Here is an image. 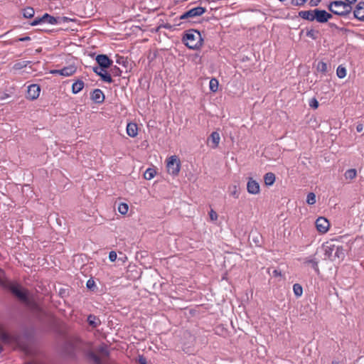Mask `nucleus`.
<instances>
[{
    "label": "nucleus",
    "mask_w": 364,
    "mask_h": 364,
    "mask_svg": "<svg viewBox=\"0 0 364 364\" xmlns=\"http://www.w3.org/2000/svg\"><path fill=\"white\" fill-rule=\"evenodd\" d=\"M1 284L4 288L9 290L19 301L23 303L29 302L28 291L24 289L21 284L10 281L1 282Z\"/></svg>",
    "instance_id": "obj_1"
},
{
    "label": "nucleus",
    "mask_w": 364,
    "mask_h": 364,
    "mask_svg": "<svg viewBox=\"0 0 364 364\" xmlns=\"http://www.w3.org/2000/svg\"><path fill=\"white\" fill-rule=\"evenodd\" d=\"M182 42L190 49L200 48L203 42L200 33L195 29L188 30L183 35Z\"/></svg>",
    "instance_id": "obj_2"
},
{
    "label": "nucleus",
    "mask_w": 364,
    "mask_h": 364,
    "mask_svg": "<svg viewBox=\"0 0 364 364\" xmlns=\"http://www.w3.org/2000/svg\"><path fill=\"white\" fill-rule=\"evenodd\" d=\"M328 9L336 15L346 17L351 14L352 6L341 0L333 1L328 5Z\"/></svg>",
    "instance_id": "obj_3"
},
{
    "label": "nucleus",
    "mask_w": 364,
    "mask_h": 364,
    "mask_svg": "<svg viewBox=\"0 0 364 364\" xmlns=\"http://www.w3.org/2000/svg\"><path fill=\"white\" fill-rule=\"evenodd\" d=\"M196 337L188 331L183 335L182 349L185 353L193 354L195 352Z\"/></svg>",
    "instance_id": "obj_4"
},
{
    "label": "nucleus",
    "mask_w": 364,
    "mask_h": 364,
    "mask_svg": "<svg viewBox=\"0 0 364 364\" xmlns=\"http://www.w3.org/2000/svg\"><path fill=\"white\" fill-rule=\"evenodd\" d=\"M166 168L169 174L173 176L178 174L181 168V162L176 155L171 156L167 159Z\"/></svg>",
    "instance_id": "obj_5"
},
{
    "label": "nucleus",
    "mask_w": 364,
    "mask_h": 364,
    "mask_svg": "<svg viewBox=\"0 0 364 364\" xmlns=\"http://www.w3.org/2000/svg\"><path fill=\"white\" fill-rule=\"evenodd\" d=\"M0 341L5 344L15 343L21 345L20 336L11 335L0 326Z\"/></svg>",
    "instance_id": "obj_6"
},
{
    "label": "nucleus",
    "mask_w": 364,
    "mask_h": 364,
    "mask_svg": "<svg viewBox=\"0 0 364 364\" xmlns=\"http://www.w3.org/2000/svg\"><path fill=\"white\" fill-rule=\"evenodd\" d=\"M206 11V9L202 6L193 8L179 16V20H188L189 18L202 16Z\"/></svg>",
    "instance_id": "obj_7"
},
{
    "label": "nucleus",
    "mask_w": 364,
    "mask_h": 364,
    "mask_svg": "<svg viewBox=\"0 0 364 364\" xmlns=\"http://www.w3.org/2000/svg\"><path fill=\"white\" fill-rule=\"evenodd\" d=\"M95 60L97 65L101 68V70L107 71L108 68L112 67L113 64L111 60L106 54H99L96 56Z\"/></svg>",
    "instance_id": "obj_8"
},
{
    "label": "nucleus",
    "mask_w": 364,
    "mask_h": 364,
    "mask_svg": "<svg viewBox=\"0 0 364 364\" xmlns=\"http://www.w3.org/2000/svg\"><path fill=\"white\" fill-rule=\"evenodd\" d=\"M315 20L321 23H326L332 18V14L325 10L314 9Z\"/></svg>",
    "instance_id": "obj_9"
},
{
    "label": "nucleus",
    "mask_w": 364,
    "mask_h": 364,
    "mask_svg": "<svg viewBox=\"0 0 364 364\" xmlns=\"http://www.w3.org/2000/svg\"><path fill=\"white\" fill-rule=\"evenodd\" d=\"M41 87L37 84H32L28 87L26 98L31 100H36L40 95Z\"/></svg>",
    "instance_id": "obj_10"
},
{
    "label": "nucleus",
    "mask_w": 364,
    "mask_h": 364,
    "mask_svg": "<svg viewBox=\"0 0 364 364\" xmlns=\"http://www.w3.org/2000/svg\"><path fill=\"white\" fill-rule=\"evenodd\" d=\"M92 71L98 76L100 77L101 80L103 82H107V83H112L113 82V80L111 77V74L107 73V71H105L101 70V68L98 66H95L92 68Z\"/></svg>",
    "instance_id": "obj_11"
},
{
    "label": "nucleus",
    "mask_w": 364,
    "mask_h": 364,
    "mask_svg": "<svg viewBox=\"0 0 364 364\" xmlns=\"http://www.w3.org/2000/svg\"><path fill=\"white\" fill-rule=\"evenodd\" d=\"M317 230L321 233H326L330 227V223L327 219L319 217L315 222Z\"/></svg>",
    "instance_id": "obj_12"
},
{
    "label": "nucleus",
    "mask_w": 364,
    "mask_h": 364,
    "mask_svg": "<svg viewBox=\"0 0 364 364\" xmlns=\"http://www.w3.org/2000/svg\"><path fill=\"white\" fill-rule=\"evenodd\" d=\"M247 190L250 194H257L260 191L259 185L256 181L253 180L252 178H249L247 183Z\"/></svg>",
    "instance_id": "obj_13"
},
{
    "label": "nucleus",
    "mask_w": 364,
    "mask_h": 364,
    "mask_svg": "<svg viewBox=\"0 0 364 364\" xmlns=\"http://www.w3.org/2000/svg\"><path fill=\"white\" fill-rule=\"evenodd\" d=\"M353 18L364 21V2H359L353 11Z\"/></svg>",
    "instance_id": "obj_14"
},
{
    "label": "nucleus",
    "mask_w": 364,
    "mask_h": 364,
    "mask_svg": "<svg viewBox=\"0 0 364 364\" xmlns=\"http://www.w3.org/2000/svg\"><path fill=\"white\" fill-rule=\"evenodd\" d=\"M91 100L96 104H102L105 101V95L100 89H95L90 95Z\"/></svg>",
    "instance_id": "obj_15"
},
{
    "label": "nucleus",
    "mask_w": 364,
    "mask_h": 364,
    "mask_svg": "<svg viewBox=\"0 0 364 364\" xmlns=\"http://www.w3.org/2000/svg\"><path fill=\"white\" fill-rule=\"evenodd\" d=\"M323 250L326 257L331 261H334L335 245L331 242H326V245H323Z\"/></svg>",
    "instance_id": "obj_16"
},
{
    "label": "nucleus",
    "mask_w": 364,
    "mask_h": 364,
    "mask_svg": "<svg viewBox=\"0 0 364 364\" xmlns=\"http://www.w3.org/2000/svg\"><path fill=\"white\" fill-rule=\"evenodd\" d=\"M220 140V134L218 132H213L208 138V144L211 143V144H210V146L212 149H216L219 145Z\"/></svg>",
    "instance_id": "obj_17"
},
{
    "label": "nucleus",
    "mask_w": 364,
    "mask_h": 364,
    "mask_svg": "<svg viewBox=\"0 0 364 364\" xmlns=\"http://www.w3.org/2000/svg\"><path fill=\"white\" fill-rule=\"evenodd\" d=\"M299 16L303 19L313 21L315 20L314 10L301 11L299 12Z\"/></svg>",
    "instance_id": "obj_18"
},
{
    "label": "nucleus",
    "mask_w": 364,
    "mask_h": 364,
    "mask_svg": "<svg viewBox=\"0 0 364 364\" xmlns=\"http://www.w3.org/2000/svg\"><path fill=\"white\" fill-rule=\"evenodd\" d=\"M345 257V250L342 246L335 245L334 261H341Z\"/></svg>",
    "instance_id": "obj_19"
},
{
    "label": "nucleus",
    "mask_w": 364,
    "mask_h": 364,
    "mask_svg": "<svg viewBox=\"0 0 364 364\" xmlns=\"http://www.w3.org/2000/svg\"><path fill=\"white\" fill-rule=\"evenodd\" d=\"M127 133L131 137H134L138 134V127L136 123L130 122L127 126Z\"/></svg>",
    "instance_id": "obj_20"
},
{
    "label": "nucleus",
    "mask_w": 364,
    "mask_h": 364,
    "mask_svg": "<svg viewBox=\"0 0 364 364\" xmlns=\"http://www.w3.org/2000/svg\"><path fill=\"white\" fill-rule=\"evenodd\" d=\"M304 263L305 264H310L317 274H319L318 261L315 257H307L305 259Z\"/></svg>",
    "instance_id": "obj_21"
},
{
    "label": "nucleus",
    "mask_w": 364,
    "mask_h": 364,
    "mask_svg": "<svg viewBox=\"0 0 364 364\" xmlns=\"http://www.w3.org/2000/svg\"><path fill=\"white\" fill-rule=\"evenodd\" d=\"M23 337L28 341H32L35 337V329L33 328H26L23 331Z\"/></svg>",
    "instance_id": "obj_22"
},
{
    "label": "nucleus",
    "mask_w": 364,
    "mask_h": 364,
    "mask_svg": "<svg viewBox=\"0 0 364 364\" xmlns=\"http://www.w3.org/2000/svg\"><path fill=\"white\" fill-rule=\"evenodd\" d=\"M158 56V49L154 48L153 50H151L148 55L149 65V66H154L156 63L155 60Z\"/></svg>",
    "instance_id": "obj_23"
},
{
    "label": "nucleus",
    "mask_w": 364,
    "mask_h": 364,
    "mask_svg": "<svg viewBox=\"0 0 364 364\" xmlns=\"http://www.w3.org/2000/svg\"><path fill=\"white\" fill-rule=\"evenodd\" d=\"M87 322H88L89 325L90 326H92V328H97L101 323V321H100V319L96 316H95L93 314H90L87 316Z\"/></svg>",
    "instance_id": "obj_24"
},
{
    "label": "nucleus",
    "mask_w": 364,
    "mask_h": 364,
    "mask_svg": "<svg viewBox=\"0 0 364 364\" xmlns=\"http://www.w3.org/2000/svg\"><path fill=\"white\" fill-rule=\"evenodd\" d=\"M43 23H47L49 24H58V17L53 16L48 13L44 14L43 16Z\"/></svg>",
    "instance_id": "obj_25"
},
{
    "label": "nucleus",
    "mask_w": 364,
    "mask_h": 364,
    "mask_svg": "<svg viewBox=\"0 0 364 364\" xmlns=\"http://www.w3.org/2000/svg\"><path fill=\"white\" fill-rule=\"evenodd\" d=\"M61 70H62V75L68 77V76L73 75L76 72L77 68L74 65H69L67 67H64Z\"/></svg>",
    "instance_id": "obj_26"
},
{
    "label": "nucleus",
    "mask_w": 364,
    "mask_h": 364,
    "mask_svg": "<svg viewBox=\"0 0 364 364\" xmlns=\"http://www.w3.org/2000/svg\"><path fill=\"white\" fill-rule=\"evenodd\" d=\"M84 82L81 80H78L75 82L72 85V92L74 94H77L80 92L84 87Z\"/></svg>",
    "instance_id": "obj_27"
},
{
    "label": "nucleus",
    "mask_w": 364,
    "mask_h": 364,
    "mask_svg": "<svg viewBox=\"0 0 364 364\" xmlns=\"http://www.w3.org/2000/svg\"><path fill=\"white\" fill-rule=\"evenodd\" d=\"M264 181L267 186H272L275 181V175L272 172L267 173L264 176Z\"/></svg>",
    "instance_id": "obj_28"
},
{
    "label": "nucleus",
    "mask_w": 364,
    "mask_h": 364,
    "mask_svg": "<svg viewBox=\"0 0 364 364\" xmlns=\"http://www.w3.org/2000/svg\"><path fill=\"white\" fill-rule=\"evenodd\" d=\"M22 14L26 18H31L34 16L35 11L33 8L28 6L22 10Z\"/></svg>",
    "instance_id": "obj_29"
},
{
    "label": "nucleus",
    "mask_w": 364,
    "mask_h": 364,
    "mask_svg": "<svg viewBox=\"0 0 364 364\" xmlns=\"http://www.w3.org/2000/svg\"><path fill=\"white\" fill-rule=\"evenodd\" d=\"M156 174V168H149L144 173V177L146 180H151Z\"/></svg>",
    "instance_id": "obj_30"
},
{
    "label": "nucleus",
    "mask_w": 364,
    "mask_h": 364,
    "mask_svg": "<svg viewBox=\"0 0 364 364\" xmlns=\"http://www.w3.org/2000/svg\"><path fill=\"white\" fill-rule=\"evenodd\" d=\"M30 63H31V61L29 60L18 61L14 63L13 68L16 70H21L26 68Z\"/></svg>",
    "instance_id": "obj_31"
},
{
    "label": "nucleus",
    "mask_w": 364,
    "mask_h": 364,
    "mask_svg": "<svg viewBox=\"0 0 364 364\" xmlns=\"http://www.w3.org/2000/svg\"><path fill=\"white\" fill-rule=\"evenodd\" d=\"M357 171L355 168L348 169L345 173L344 176L346 179L352 180L356 177Z\"/></svg>",
    "instance_id": "obj_32"
},
{
    "label": "nucleus",
    "mask_w": 364,
    "mask_h": 364,
    "mask_svg": "<svg viewBox=\"0 0 364 364\" xmlns=\"http://www.w3.org/2000/svg\"><path fill=\"white\" fill-rule=\"evenodd\" d=\"M293 291L296 297H300L303 294V288L299 284L293 285Z\"/></svg>",
    "instance_id": "obj_33"
},
{
    "label": "nucleus",
    "mask_w": 364,
    "mask_h": 364,
    "mask_svg": "<svg viewBox=\"0 0 364 364\" xmlns=\"http://www.w3.org/2000/svg\"><path fill=\"white\" fill-rule=\"evenodd\" d=\"M89 358L92 360L95 364H102V360L100 356L92 351H90L87 354Z\"/></svg>",
    "instance_id": "obj_34"
},
{
    "label": "nucleus",
    "mask_w": 364,
    "mask_h": 364,
    "mask_svg": "<svg viewBox=\"0 0 364 364\" xmlns=\"http://www.w3.org/2000/svg\"><path fill=\"white\" fill-rule=\"evenodd\" d=\"M316 70L318 72H320L323 74L326 73H327V64L322 61L318 62L316 65Z\"/></svg>",
    "instance_id": "obj_35"
},
{
    "label": "nucleus",
    "mask_w": 364,
    "mask_h": 364,
    "mask_svg": "<svg viewBox=\"0 0 364 364\" xmlns=\"http://www.w3.org/2000/svg\"><path fill=\"white\" fill-rule=\"evenodd\" d=\"M86 287H87V289H89L90 291H95L97 289L96 284H95V282L94 281V279L92 278H90L87 280V282L86 283Z\"/></svg>",
    "instance_id": "obj_36"
},
{
    "label": "nucleus",
    "mask_w": 364,
    "mask_h": 364,
    "mask_svg": "<svg viewBox=\"0 0 364 364\" xmlns=\"http://www.w3.org/2000/svg\"><path fill=\"white\" fill-rule=\"evenodd\" d=\"M337 76L342 79L346 76V69L342 65H339L336 70Z\"/></svg>",
    "instance_id": "obj_37"
},
{
    "label": "nucleus",
    "mask_w": 364,
    "mask_h": 364,
    "mask_svg": "<svg viewBox=\"0 0 364 364\" xmlns=\"http://www.w3.org/2000/svg\"><path fill=\"white\" fill-rule=\"evenodd\" d=\"M209 86H210V90L215 92L218 90V81L217 79L215 78H212L210 80V84H209Z\"/></svg>",
    "instance_id": "obj_38"
},
{
    "label": "nucleus",
    "mask_w": 364,
    "mask_h": 364,
    "mask_svg": "<svg viewBox=\"0 0 364 364\" xmlns=\"http://www.w3.org/2000/svg\"><path fill=\"white\" fill-rule=\"evenodd\" d=\"M128 209H129V206H128V205L127 203H121L119 204L118 211L122 215H125L128 212Z\"/></svg>",
    "instance_id": "obj_39"
},
{
    "label": "nucleus",
    "mask_w": 364,
    "mask_h": 364,
    "mask_svg": "<svg viewBox=\"0 0 364 364\" xmlns=\"http://www.w3.org/2000/svg\"><path fill=\"white\" fill-rule=\"evenodd\" d=\"M316 202V195L314 193H309L306 196V203L309 205H314Z\"/></svg>",
    "instance_id": "obj_40"
},
{
    "label": "nucleus",
    "mask_w": 364,
    "mask_h": 364,
    "mask_svg": "<svg viewBox=\"0 0 364 364\" xmlns=\"http://www.w3.org/2000/svg\"><path fill=\"white\" fill-rule=\"evenodd\" d=\"M109 74H111V75H112L113 76H120L122 74V70L117 66L112 65V67H110V73Z\"/></svg>",
    "instance_id": "obj_41"
},
{
    "label": "nucleus",
    "mask_w": 364,
    "mask_h": 364,
    "mask_svg": "<svg viewBox=\"0 0 364 364\" xmlns=\"http://www.w3.org/2000/svg\"><path fill=\"white\" fill-rule=\"evenodd\" d=\"M71 21H75V19L71 18L67 16H58V23H68Z\"/></svg>",
    "instance_id": "obj_42"
},
{
    "label": "nucleus",
    "mask_w": 364,
    "mask_h": 364,
    "mask_svg": "<svg viewBox=\"0 0 364 364\" xmlns=\"http://www.w3.org/2000/svg\"><path fill=\"white\" fill-rule=\"evenodd\" d=\"M309 105L313 109H317L319 105L318 100L315 97H313L309 100Z\"/></svg>",
    "instance_id": "obj_43"
},
{
    "label": "nucleus",
    "mask_w": 364,
    "mask_h": 364,
    "mask_svg": "<svg viewBox=\"0 0 364 364\" xmlns=\"http://www.w3.org/2000/svg\"><path fill=\"white\" fill-rule=\"evenodd\" d=\"M41 23H43V16L36 17L30 23V25L32 26H35Z\"/></svg>",
    "instance_id": "obj_44"
},
{
    "label": "nucleus",
    "mask_w": 364,
    "mask_h": 364,
    "mask_svg": "<svg viewBox=\"0 0 364 364\" xmlns=\"http://www.w3.org/2000/svg\"><path fill=\"white\" fill-rule=\"evenodd\" d=\"M318 32L314 31V29H311L306 32V36L315 40L317 38Z\"/></svg>",
    "instance_id": "obj_45"
},
{
    "label": "nucleus",
    "mask_w": 364,
    "mask_h": 364,
    "mask_svg": "<svg viewBox=\"0 0 364 364\" xmlns=\"http://www.w3.org/2000/svg\"><path fill=\"white\" fill-rule=\"evenodd\" d=\"M307 0H291V3L293 6H303Z\"/></svg>",
    "instance_id": "obj_46"
},
{
    "label": "nucleus",
    "mask_w": 364,
    "mask_h": 364,
    "mask_svg": "<svg viewBox=\"0 0 364 364\" xmlns=\"http://www.w3.org/2000/svg\"><path fill=\"white\" fill-rule=\"evenodd\" d=\"M117 63H118L119 65H123L124 66L126 67V64L128 63V62L124 57L119 56V57H117Z\"/></svg>",
    "instance_id": "obj_47"
},
{
    "label": "nucleus",
    "mask_w": 364,
    "mask_h": 364,
    "mask_svg": "<svg viewBox=\"0 0 364 364\" xmlns=\"http://www.w3.org/2000/svg\"><path fill=\"white\" fill-rule=\"evenodd\" d=\"M260 238H261V236L259 235L258 234L255 237L253 236V237H252V240L257 246H260V245H261Z\"/></svg>",
    "instance_id": "obj_48"
},
{
    "label": "nucleus",
    "mask_w": 364,
    "mask_h": 364,
    "mask_svg": "<svg viewBox=\"0 0 364 364\" xmlns=\"http://www.w3.org/2000/svg\"><path fill=\"white\" fill-rule=\"evenodd\" d=\"M109 259L111 262H114L117 259V253L114 251H111L109 254Z\"/></svg>",
    "instance_id": "obj_49"
},
{
    "label": "nucleus",
    "mask_w": 364,
    "mask_h": 364,
    "mask_svg": "<svg viewBox=\"0 0 364 364\" xmlns=\"http://www.w3.org/2000/svg\"><path fill=\"white\" fill-rule=\"evenodd\" d=\"M137 362L139 364H146V358L144 355H139Z\"/></svg>",
    "instance_id": "obj_50"
},
{
    "label": "nucleus",
    "mask_w": 364,
    "mask_h": 364,
    "mask_svg": "<svg viewBox=\"0 0 364 364\" xmlns=\"http://www.w3.org/2000/svg\"><path fill=\"white\" fill-rule=\"evenodd\" d=\"M99 351H100V353H102V354H104L105 355H107V356H108V355H109V353L108 350H107V348H106V347H105V346H102V347H100V348L99 349Z\"/></svg>",
    "instance_id": "obj_51"
},
{
    "label": "nucleus",
    "mask_w": 364,
    "mask_h": 364,
    "mask_svg": "<svg viewBox=\"0 0 364 364\" xmlns=\"http://www.w3.org/2000/svg\"><path fill=\"white\" fill-rule=\"evenodd\" d=\"M210 218L212 220H215L218 218V215L214 210H211L210 212Z\"/></svg>",
    "instance_id": "obj_52"
},
{
    "label": "nucleus",
    "mask_w": 364,
    "mask_h": 364,
    "mask_svg": "<svg viewBox=\"0 0 364 364\" xmlns=\"http://www.w3.org/2000/svg\"><path fill=\"white\" fill-rule=\"evenodd\" d=\"M50 73L53 74V75H62V70L61 69H60V70H51L50 71Z\"/></svg>",
    "instance_id": "obj_53"
},
{
    "label": "nucleus",
    "mask_w": 364,
    "mask_h": 364,
    "mask_svg": "<svg viewBox=\"0 0 364 364\" xmlns=\"http://www.w3.org/2000/svg\"><path fill=\"white\" fill-rule=\"evenodd\" d=\"M321 0H311L310 5L311 6H316L321 2Z\"/></svg>",
    "instance_id": "obj_54"
},
{
    "label": "nucleus",
    "mask_w": 364,
    "mask_h": 364,
    "mask_svg": "<svg viewBox=\"0 0 364 364\" xmlns=\"http://www.w3.org/2000/svg\"><path fill=\"white\" fill-rule=\"evenodd\" d=\"M28 41H31V38L29 36L21 37V38H19L18 40H16V41H21V42Z\"/></svg>",
    "instance_id": "obj_55"
},
{
    "label": "nucleus",
    "mask_w": 364,
    "mask_h": 364,
    "mask_svg": "<svg viewBox=\"0 0 364 364\" xmlns=\"http://www.w3.org/2000/svg\"><path fill=\"white\" fill-rule=\"evenodd\" d=\"M356 130L358 132H361L363 130V125L362 124H359L356 127Z\"/></svg>",
    "instance_id": "obj_56"
},
{
    "label": "nucleus",
    "mask_w": 364,
    "mask_h": 364,
    "mask_svg": "<svg viewBox=\"0 0 364 364\" xmlns=\"http://www.w3.org/2000/svg\"><path fill=\"white\" fill-rule=\"evenodd\" d=\"M160 26H161V28L164 27V28H172V26L170 25L169 23L164 24V23H161Z\"/></svg>",
    "instance_id": "obj_57"
},
{
    "label": "nucleus",
    "mask_w": 364,
    "mask_h": 364,
    "mask_svg": "<svg viewBox=\"0 0 364 364\" xmlns=\"http://www.w3.org/2000/svg\"><path fill=\"white\" fill-rule=\"evenodd\" d=\"M329 26L331 28H336V29H340L335 23H329Z\"/></svg>",
    "instance_id": "obj_58"
},
{
    "label": "nucleus",
    "mask_w": 364,
    "mask_h": 364,
    "mask_svg": "<svg viewBox=\"0 0 364 364\" xmlns=\"http://www.w3.org/2000/svg\"><path fill=\"white\" fill-rule=\"evenodd\" d=\"M357 0H345V1L346 3H349V4L350 6H352V4H355Z\"/></svg>",
    "instance_id": "obj_59"
},
{
    "label": "nucleus",
    "mask_w": 364,
    "mask_h": 364,
    "mask_svg": "<svg viewBox=\"0 0 364 364\" xmlns=\"http://www.w3.org/2000/svg\"><path fill=\"white\" fill-rule=\"evenodd\" d=\"M65 293H66V292H65V289H60V295L62 297L65 296Z\"/></svg>",
    "instance_id": "obj_60"
},
{
    "label": "nucleus",
    "mask_w": 364,
    "mask_h": 364,
    "mask_svg": "<svg viewBox=\"0 0 364 364\" xmlns=\"http://www.w3.org/2000/svg\"><path fill=\"white\" fill-rule=\"evenodd\" d=\"M273 273L275 276L280 275V273L277 270H274Z\"/></svg>",
    "instance_id": "obj_61"
},
{
    "label": "nucleus",
    "mask_w": 364,
    "mask_h": 364,
    "mask_svg": "<svg viewBox=\"0 0 364 364\" xmlns=\"http://www.w3.org/2000/svg\"><path fill=\"white\" fill-rule=\"evenodd\" d=\"M232 196H234L235 198H237L238 197V195L237 194L236 191H234L232 193Z\"/></svg>",
    "instance_id": "obj_62"
},
{
    "label": "nucleus",
    "mask_w": 364,
    "mask_h": 364,
    "mask_svg": "<svg viewBox=\"0 0 364 364\" xmlns=\"http://www.w3.org/2000/svg\"><path fill=\"white\" fill-rule=\"evenodd\" d=\"M332 364H340L339 362L333 360L332 361Z\"/></svg>",
    "instance_id": "obj_63"
},
{
    "label": "nucleus",
    "mask_w": 364,
    "mask_h": 364,
    "mask_svg": "<svg viewBox=\"0 0 364 364\" xmlns=\"http://www.w3.org/2000/svg\"><path fill=\"white\" fill-rule=\"evenodd\" d=\"M25 364H33L32 362H26Z\"/></svg>",
    "instance_id": "obj_64"
}]
</instances>
